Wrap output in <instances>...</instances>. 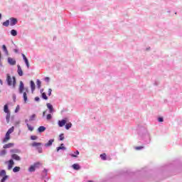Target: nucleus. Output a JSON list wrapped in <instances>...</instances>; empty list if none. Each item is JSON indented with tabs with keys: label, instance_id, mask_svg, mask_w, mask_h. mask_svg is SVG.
<instances>
[{
	"label": "nucleus",
	"instance_id": "obj_1",
	"mask_svg": "<svg viewBox=\"0 0 182 182\" xmlns=\"http://www.w3.org/2000/svg\"><path fill=\"white\" fill-rule=\"evenodd\" d=\"M18 93L20 95H22L23 93V98L24 102L26 103V102H28V93H29V90H28V87H25V85L22 81H20Z\"/></svg>",
	"mask_w": 182,
	"mask_h": 182
},
{
	"label": "nucleus",
	"instance_id": "obj_2",
	"mask_svg": "<svg viewBox=\"0 0 182 182\" xmlns=\"http://www.w3.org/2000/svg\"><path fill=\"white\" fill-rule=\"evenodd\" d=\"M6 82L9 86H12V85L13 87H15V86H16V78H15V77H11L9 74L6 75Z\"/></svg>",
	"mask_w": 182,
	"mask_h": 182
},
{
	"label": "nucleus",
	"instance_id": "obj_3",
	"mask_svg": "<svg viewBox=\"0 0 182 182\" xmlns=\"http://www.w3.org/2000/svg\"><path fill=\"white\" fill-rule=\"evenodd\" d=\"M14 130H15L14 127H11L10 129H9V130L6 133L5 138L3 139V143H6V141L11 139V133H14Z\"/></svg>",
	"mask_w": 182,
	"mask_h": 182
},
{
	"label": "nucleus",
	"instance_id": "obj_4",
	"mask_svg": "<svg viewBox=\"0 0 182 182\" xmlns=\"http://www.w3.org/2000/svg\"><path fill=\"white\" fill-rule=\"evenodd\" d=\"M40 166H41V163H39V162L33 164V165H31L28 168L29 173H34V171H36V168H39Z\"/></svg>",
	"mask_w": 182,
	"mask_h": 182
},
{
	"label": "nucleus",
	"instance_id": "obj_5",
	"mask_svg": "<svg viewBox=\"0 0 182 182\" xmlns=\"http://www.w3.org/2000/svg\"><path fill=\"white\" fill-rule=\"evenodd\" d=\"M5 164H8V170H11L12 167H14L15 162L14 159H10L9 161H6Z\"/></svg>",
	"mask_w": 182,
	"mask_h": 182
},
{
	"label": "nucleus",
	"instance_id": "obj_6",
	"mask_svg": "<svg viewBox=\"0 0 182 182\" xmlns=\"http://www.w3.org/2000/svg\"><path fill=\"white\" fill-rule=\"evenodd\" d=\"M9 21H10V26H15V25L18 23V19L14 17L10 18Z\"/></svg>",
	"mask_w": 182,
	"mask_h": 182
},
{
	"label": "nucleus",
	"instance_id": "obj_7",
	"mask_svg": "<svg viewBox=\"0 0 182 182\" xmlns=\"http://www.w3.org/2000/svg\"><path fill=\"white\" fill-rule=\"evenodd\" d=\"M46 106L49 110V113H55V109H53V106L50 103H47Z\"/></svg>",
	"mask_w": 182,
	"mask_h": 182
},
{
	"label": "nucleus",
	"instance_id": "obj_8",
	"mask_svg": "<svg viewBox=\"0 0 182 182\" xmlns=\"http://www.w3.org/2000/svg\"><path fill=\"white\" fill-rule=\"evenodd\" d=\"M8 63H9V65H11V66L16 65V60L11 58H8Z\"/></svg>",
	"mask_w": 182,
	"mask_h": 182
},
{
	"label": "nucleus",
	"instance_id": "obj_9",
	"mask_svg": "<svg viewBox=\"0 0 182 182\" xmlns=\"http://www.w3.org/2000/svg\"><path fill=\"white\" fill-rule=\"evenodd\" d=\"M53 141H55V139H50L47 143L44 144L45 147H50V146L53 144Z\"/></svg>",
	"mask_w": 182,
	"mask_h": 182
},
{
	"label": "nucleus",
	"instance_id": "obj_10",
	"mask_svg": "<svg viewBox=\"0 0 182 182\" xmlns=\"http://www.w3.org/2000/svg\"><path fill=\"white\" fill-rule=\"evenodd\" d=\"M11 159L14 160H16V161H21V156H18L16 154H14L11 155Z\"/></svg>",
	"mask_w": 182,
	"mask_h": 182
},
{
	"label": "nucleus",
	"instance_id": "obj_11",
	"mask_svg": "<svg viewBox=\"0 0 182 182\" xmlns=\"http://www.w3.org/2000/svg\"><path fill=\"white\" fill-rule=\"evenodd\" d=\"M58 124L59 127H63V126L66 124V120L65 119L59 120L58 122Z\"/></svg>",
	"mask_w": 182,
	"mask_h": 182
},
{
	"label": "nucleus",
	"instance_id": "obj_12",
	"mask_svg": "<svg viewBox=\"0 0 182 182\" xmlns=\"http://www.w3.org/2000/svg\"><path fill=\"white\" fill-rule=\"evenodd\" d=\"M18 70H17V73L20 76H23V71H22V68H21V65H17Z\"/></svg>",
	"mask_w": 182,
	"mask_h": 182
},
{
	"label": "nucleus",
	"instance_id": "obj_13",
	"mask_svg": "<svg viewBox=\"0 0 182 182\" xmlns=\"http://www.w3.org/2000/svg\"><path fill=\"white\" fill-rule=\"evenodd\" d=\"M2 49H3V52H4L5 55H6V56H8V55H9V52L8 51V48H6V46L3 45Z\"/></svg>",
	"mask_w": 182,
	"mask_h": 182
},
{
	"label": "nucleus",
	"instance_id": "obj_14",
	"mask_svg": "<svg viewBox=\"0 0 182 182\" xmlns=\"http://www.w3.org/2000/svg\"><path fill=\"white\" fill-rule=\"evenodd\" d=\"M11 147H14V143H9L3 146L4 149H11Z\"/></svg>",
	"mask_w": 182,
	"mask_h": 182
},
{
	"label": "nucleus",
	"instance_id": "obj_15",
	"mask_svg": "<svg viewBox=\"0 0 182 182\" xmlns=\"http://www.w3.org/2000/svg\"><path fill=\"white\" fill-rule=\"evenodd\" d=\"M4 113H6V114H9V113H11L9 112V107H8V104H6L4 107Z\"/></svg>",
	"mask_w": 182,
	"mask_h": 182
},
{
	"label": "nucleus",
	"instance_id": "obj_16",
	"mask_svg": "<svg viewBox=\"0 0 182 182\" xmlns=\"http://www.w3.org/2000/svg\"><path fill=\"white\" fill-rule=\"evenodd\" d=\"M45 130H46V127H43V126H41V127H38V133H43V132H45Z\"/></svg>",
	"mask_w": 182,
	"mask_h": 182
},
{
	"label": "nucleus",
	"instance_id": "obj_17",
	"mask_svg": "<svg viewBox=\"0 0 182 182\" xmlns=\"http://www.w3.org/2000/svg\"><path fill=\"white\" fill-rule=\"evenodd\" d=\"M72 167L74 170H80V166L77 164H74Z\"/></svg>",
	"mask_w": 182,
	"mask_h": 182
},
{
	"label": "nucleus",
	"instance_id": "obj_18",
	"mask_svg": "<svg viewBox=\"0 0 182 182\" xmlns=\"http://www.w3.org/2000/svg\"><path fill=\"white\" fill-rule=\"evenodd\" d=\"M31 146L33 147H39V146H42V143L41 142H33Z\"/></svg>",
	"mask_w": 182,
	"mask_h": 182
},
{
	"label": "nucleus",
	"instance_id": "obj_19",
	"mask_svg": "<svg viewBox=\"0 0 182 182\" xmlns=\"http://www.w3.org/2000/svg\"><path fill=\"white\" fill-rule=\"evenodd\" d=\"M30 83H31V92H35V82L33 80H31Z\"/></svg>",
	"mask_w": 182,
	"mask_h": 182
},
{
	"label": "nucleus",
	"instance_id": "obj_20",
	"mask_svg": "<svg viewBox=\"0 0 182 182\" xmlns=\"http://www.w3.org/2000/svg\"><path fill=\"white\" fill-rule=\"evenodd\" d=\"M19 171H21V167H19V166H15L13 168V173H18Z\"/></svg>",
	"mask_w": 182,
	"mask_h": 182
},
{
	"label": "nucleus",
	"instance_id": "obj_21",
	"mask_svg": "<svg viewBox=\"0 0 182 182\" xmlns=\"http://www.w3.org/2000/svg\"><path fill=\"white\" fill-rule=\"evenodd\" d=\"M10 33L12 36H16V35H18V31H16L15 29H12Z\"/></svg>",
	"mask_w": 182,
	"mask_h": 182
},
{
	"label": "nucleus",
	"instance_id": "obj_22",
	"mask_svg": "<svg viewBox=\"0 0 182 182\" xmlns=\"http://www.w3.org/2000/svg\"><path fill=\"white\" fill-rule=\"evenodd\" d=\"M4 156H6V150L5 149L0 151V157H4Z\"/></svg>",
	"mask_w": 182,
	"mask_h": 182
},
{
	"label": "nucleus",
	"instance_id": "obj_23",
	"mask_svg": "<svg viewBox=\"0 0 182 182\" xmlns=\"http://www.w3.org/2000/svg\"><path fill=\"white\" fill-rule=\"evenodd\" d=\"M5 176H7L6 171L3 169L0 171V177H5Z\"/></svg>",
	"mask_w": 182,
	"mask_h": 182
},
{
	"label": "nucleus",
	"instance_id": "obj_24",
	"mask_svg": "<svg viewBox=\"0 0 182 182\" xmlns=\"http://www.w3.org/2000/svg\"><path fill=\"white\" fill-rule=\"evenodd\" d=\"M64 146V144H61V146H58V147H57V151H59L60 150H65L66 149V147H65V146Z\"/></svg>",
	"mask_w": 182,
	"mask_h": 182
},
{
	"label": "nucleus",
	"instance_id": "obj_25",
	"mask_svg": "<svg viewBox=\"0 0 182 182\" xmlns=\"http://www.w3.org/2000/svg\"><path fill=\"white\" fill-rule=\"evenodd\" d=\"M71 157H77L79 156V151H76L75 154H70Z\"/></svg>",
	"mask_w": 182,
	"mask_h": 182
},
{
	"label": "nucleus",
	"instance_id": "obj_26",
	"mask_svg": "<svg viewBox=\"0 0 182 182\" xmlns=\"http://www.w3.org/2000/svg\"><path fill=\"white\" fill-rule=\"evenodd\" d=\"M9 23H10L9 20H6L3 23V26H6V28H8V26H9Z\"/></svg>",
	"mask_w": 182,
	"mask_h": 182
},
{
	"label": "nucleus",
	"instance_id": "obj_27",
	"mask_svg": "<svg viewBox=\"0 0 182 182\" xmlns=\"http://www.w3.org/2000/svg\"><path fill=\"white\" fill-rule=\"evenodd\" d=\"M36 117V114H32L29 118V122H33Z\"/></svg>",
	"mask_w": 182,
	"mask_h": 182
},
{
	"label": "nucleus",
	"instance_id": "obj_28",
	"mask_svg": "<svg viewBox=\"0 0 182 182\" xmlns=\"http://www.w3.org/2000/svg\"><path fill=\"white\" fill-rule=\"evenodd\" d=\"M36 85H37L38 89H41V86L42 85V82H41L39 80H37Z\"/></svg>",
	"mask_w": 182,
	"mask_h": 182
},
{
	"label": "nucleus",
	"instance_id": "obj_29",
	"mask_svg": "<svg viewBox=\"0 0 182 182\" xmlns=\"http://www.w3.org/2000/svg\"><path fill=\"white\" fill-rule=\"evenodd\" d=\"M41 97L44 99V100H48V96L46 95V93L43 92L41 94Z\"/></svg>",
	"mask_w": 182,
	"mask_h": 182
},
{
	"label": "nucleus",
	"instance_id": "obj_30",
	"mask_svg": "<svg viewBox=\"0 0 182 182\" xmlns=\"http://www.w3.org/2000/svg\"><path fill=\"white\" fill-rule=\"evenodd\" d=\"M71 127H72V124L70 122L65 124L66 130H69V129H70Z\"/></svg>",
	"mask_w": 182,
	"mask_h": 182
},
{
	"label": "nucleus",
	"instance_id": "obj_31",
	"mask_svg": "<svg viewBox=\"0 0 182 182\" xmlns=\"http://www.w3.org/2000/svg\"><path fill=\"white\" fill-rule=\"evenodd\" d=\"M42 176H43V177H46V176H48V170L47 169H44L43 171Z\"/></svg>",
	"mask_w": 182,
	"mask_h": 182
},
{
	"label": "nucleus",
	"instance_id": "obj_32",
	"mask_svg": "<svg viewBox=\"0 0 182 182\" xmlns=\"http://www.w3.org/2000/svg\"><path fill=\"white\" fill-rule=\"evenodd\" d=\"M11 118V113L6 114V119L7 123H9V119Z\"/></svg>",
	"mask_w": 182,
	"mask_h": 182
},
{
	"label": "nucleus",
	"instance_id": "obj_33",
	"mask_svg": "<svg viewBox=\"0 0 182 182\" xmlns=\"http://www.w3.org/2000/svg\"><path fill=\"white\" fill-rule=\"evenodd\" d=\"M27 127L30 132H33V127H32L29 124H27Z\"/></svg>",
	"mask_w": 182,
	"mask_h": 182
},
{
	"label": "nucleus",
	"instance_id": "obj_34",
	"mask_svg": "<svg viewBox=\"0 0 182 182\" xmlns=\"http://www.w3.org/2000/svg\"><path fill=\"white\" fill-rule=\"evenodd\" d=\"M9 176H4L1 178V182H5V181H6V180H8V178H9Z\"/></svg>",
	"mask_w": 182,
	"mask_h": 182
},
{
	"label": "nucleus",
	"instance_id": "obj_35",
	"mask_svg": "<svg viewBox=\"0 0 182 182\" xmlns=\"http://www.w3.org/2000/svg\"><path fill=\"white\" fill-rule=\"evenodd\" d=\"M100 158L102 160H106V154H101Z\"/></svg>",
	"mask_w": 182,
	"mask_h": 182
},
{
	"label": "nucleus",
	"instance_id": "obj_36",
	"mask_svg": "<svg viewBox=\"0 0 182 182\" xmlns=\"http://www.w3.org/2000/svg\"><path fill=\"white\" fill-rule=\"evenodd\" d=\"M31 140H38V136H35V135H32L31 136Z\"/></svg>",
	"mask_w": 182,
	"mask_h": 182
},
{
	"label": "nucleus",
	"instance_id": "obj_37",
	"mask_svg": "<svg viewBox=\"0 0 182 182\" xmlns=\"http://www.w3.org/2000/svg\"><path fill=\"white\" fill-rule=\"evenodd\" d=\"M46 119H47V120H50V119H52V114H48L47 115V117H46Z\"/></svg>",
	"mask_w": 182,
	"mask_h": 182
},
{
	"label": "nucleus",
	"instance_id": "obj_38",
	"mask_svg": "<svg viewBox=\"0 0 182 182\" xmlns=\"http://www.w3.org/2000/svg\"><path fill=\"white\" fill-rule=\"evenodd\" d=\"M36 149L38 150V153H40V154L43 152L42 147H41V146L37 147Z\"/></svg>",
	"mask_w": 182,
	"mask_h": 182
},
{
	"label": "nucleus",
	"instance_id": "obj_39",
	"mask_svg": "<svg viewBox=\"0 0 182 182\" xmlns=\"http://www.w3.org/2000/svg\"><path fill=\"white\" fill-rule=\"evenodd\" d=\"M24 62L28 68V69H29V61L27 60H24Z\"/></svg>",
	"mask_w": 182,
	"mask_h": 182
},
{
	"label": "nucleus",
	"instance_id": "obj_40",
	"mask_svg": "<svg viewBox=\"0 0 182 182\" xmlns=\"http://www.w3.org/2000/svg\"><path fill=\"white\" fill-rule=\"evenodd\" d=\"M64 134H60L59 137H60V140L62 141V140H64L65 139V136H63Z\"/></svg>",
	"mask_w": 182,
	"mask_h": 182
},
{
	"label": "nucleus",
	"instance_id": "obj_41",
	"mask_svg": "<svg viewBox=\"0 0 182 182\" xmlns=\"http://www.w3.org/2000/svg\"><path fill=\"white\" fill-rule=\"evenodd\" d=\"M44 80L47 83H49V82H50V78L49 77H46Z\"/></svg>",
	"mask_w": 182,
	"mask_h": 182
},
{
	"label": "nucleus",
	"instance_id": "obj_42",
	"mask_svg": "<svg viewBox=\"0 0 182 182\" xmlns=\"http://www.w3.org/2000/svg\"><path fill=\"white\" fill-rule=\"evenodd\" d=\"M21 107H19V105H17L16 109H15V113H18L20 110Z\"/></svg>",
	"mask_w": 182,
	"mask_h": 182
},
{
	"label": "nucleus",
	"instance_id": "obj_43",
	"mask_svg": "<svg viewBox=\"0 0 182 182\" xmlns=\"http://www.w3.org/2000/svg\"><path fill=\"white\" fill-rule=\"evenodd\" d=\"M142 149H144V146H136V147H135L136 150H142Z\"/></svg>",
	"mask_w": 182,
	"mask_h": 182
},
{
	"label": "nucleus",
	"instance_id": "obj_44",
	"mask_svg": "<svg viewBox=\"0 0 182 182\" xmlns=\"http://www.w3.org/2000/svg\"><path fill=\"white\" fill-rule=\"evenodd\" d=\"M22 57H23V60H26L28 58H26V55H25V54L22 53L21 54Z\"/></svg>",
	"mask_w": 182,
	"mask_h": 182
},
{
	"label": "nucleus",
	"instance_id": "obj_45",
	"mask_svg": "<svg viewBox=\"0 0 182 182\" xmlns=\"http://www.w3.org/2000/svg\"><path fill=\"white\" fill-rule=\"evenodd\" d=\"M11 153H18V149H11L10 151Z\"/></svg>",
	"mask_w": 182,
	"mask_h": 182
},
{
	"label": "nucleus",
	"instance_id": "obj_46",
	"mask_svg": "<svg viewBox=\"0 0 182 182\" xmlns=\"http://www.w3.org/2000/svg\"><path fill=\"white\" fill-rule=\"evenodd\" d=\"M34 100H35L36 102H39V101L41 100V98H39V97H36L34 98Z\"/></svg>",
	"mask_w": 182,
	"mask_h": 182
},
{
	"label": "nucleus",
	"instance_id": "obj_47",
	"mask_svg": "<svg viewBox=\"0 0 182 182\" xmlns=\"http://www.w3.org/2000/svg\"><path fill=\"white\" fill-rule=\"evenodd\" d=\"M158 122H164V119H163V117H159V118L158 119Z\"/></svg>",
	"mask_w": 182,
	"mask_h": 182
},
{
	"label": "nucleus",
	"instance_id": "obj_48",
	"mask_svg": "<svg viewBox=\"0 0 182 182\" xmlns=\"http://www.w3.org/2000/svg\"><path fill=\"white\" fill-rule=\"evenodd\" d=\"M52 95V89H48V96H50Z\"/></svg>",
	"mask_w": 182,
	"mask_h": 182
},
{
	"label": "nucleus",
	"instance_id": "obj_49",
	"mask_svg": "<svg viewBox=\"0 0 182 182\" xmlns=\"http://www.w3.org/2000/svg\"><path fill=\"white\" fill-rule=\"evenodd\" d=\"M28 122H29V119H25V123H26V126H28V124H29Z\"/></svg>",
	"mask_w": 182,
	"mask_h": 182
},
{
	"label": "nucleus",
	"instance_id": "obj_50",
	"mask_svg": "<svg viewBox=\"0 0 182 182\" xmlns=\"http://www.w3.org/2000/svg\"><path fill=\"white\" fill-rule=\"evenodd\" d=\"M14 51L15 52V53H19V50L18 49H14Z\"/></svg>",
	"mask_w": 182,
	"mask_h": 182
},
{
	"label": "nucleus",
	"instance_id": "obj_51",
	"mask_svg": "<svg viewBox=\"0 0 182 182\" xmlns=\"http://www.w3.org/2000/svg\"><path fill=\"white\" fill-rule=\"evenodd\" d=\"M13 99H14V100H16V95H13Z\"/></svg>",
	"mask_w": 182,
	"mask_h": 182
},
{
	"label": "nucleus",
	"instance_id": "obj_52",
	"mask_svg": "<svg viewBox=\"0 0 182 182\" xmlns=\"http://www.w3.org/2000/svg\"><path fill=\"white\" fill-rule=\"evenodd\" d=\"M45 114H46V111H44V112H43V117H45Z\"/></svg>",
	"mask_w": 182,
	"mask_h": 182
},
{
	"label": "nucleus",
	"instance_id": "obj_53",
	"mask_svg": "<svg viewBox=\"0 0 182 182\" xmlns=\"http://www.w3.org/2000/svg\"><path fill=\"white\" fill-rule=\"evenodd\" d=\"M40 93H41V95H42V93H43V89H41V90H40Z\"/></svg>",
	"mask_w": 182,
	"mask_h": 182
},
{
	"label": "nucleus",
	"instance_id": "obj_54",
	"mask_svg": "<svg viewBox=\"0 0 182 182\" xmlns=\"http://www.w3.org/2000/svg\"><path fill=\"white\" fill-rule=\"evenodd\" d=\"M2 18V14H0V19Z\"/></svg>",
	"mask_w": 182,
	"mask_h": 182
},
{
	"label": "nucleus",
	"instance_id": "obj_55",
	"mask_svg": "<svg viewBox=\"0 0 182 182\" xmlns=\"http://www.w3.org/2000/svg\"><path fill=\"white\" fill-rule=\"evenodd\" d=\"M0 83L2 85V80H0Z\"/></svg>",
	"mask_w": 182,
	"mask_h": 182
},
{
	"label": "nucleus",
	"instance_id": "obj_56",
	"mask_svg": "<svg viewBox=\"0 0 182 182\" xmlns=\"http://www.w3.org/2000/svg\"><path fill=\"white\" fill-rule=\"evenodd\" d=\"M88 182H92V181H88Z\"/></svg>",
	"mask_w": 182,
	"mask_h": 182
}]
</instances>
